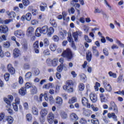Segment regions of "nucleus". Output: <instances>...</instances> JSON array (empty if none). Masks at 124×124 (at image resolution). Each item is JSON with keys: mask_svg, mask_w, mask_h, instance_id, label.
<instances>
[{"mask_svg": "<svg viewBox=\"0 0 124 124\" xmlns=\"http://www.w3.org/2000/svg\"><path fill=\"white\" fill-rule=\"evenodd\" d=\"M54 31L55 30L53 27H50L49 28L47 25H45L42 27H39L36 29L35 35L36 36L39 37V36H41V33L43 34H46L47 33V36L51 37Z\"/></svg>", "mask_w": 124, "mask_h": 124, "instance_id": "f257e3e1", "label": "nucleus"}, {"mask_svg": "<svg viewBox=\"0 0 124 124\" xmlns=\"http://www.w3.org/2000/svg\"><path fill=\"white\" fill-rule=\"evenodd\" d=\"M74 83L72 80L67 81L66 84L63 86V89L67 93H73V86Z\"/></svg>", "mask_w": 124, "mask_h": 124, "instance_id": "f03ea898", "label": "nucleus"}, {"mask_svg": "<svg viewBox=\"0 0 124 124\" xmlns=\"http://www.w3.org/2000/svg\"><path fill=\"white\" fill-rule=\"evenodd\" d=\"M62 57L63 58H66L68 61H70L73 58V53L71 51V49L70 48H67L65 51L62 53Z\"/></svg>", "mask_w": 124, "mask_h": 124, "instance_id": "7ed1b4c3", "label": "nucleus"}, {"mask_svg": "<svg viewBox=\"0 0 124 124\" xmlns=\"http://www.w3.org/2000/svg\"><path fill=\"white\" fill-rule=\"evenodd\" d=\"M50 62L52 66L56 67L57 65H58V62H59V59L54 58L52 60H51L50 59H47L46 63L48 64V65H51Z\"/></svg>", "mask_w": 124, "mask_h": 124, "instance_id": "20e7f679", "label": "nucleus"}, {"mask_svg": "<svg viewBox=\"0 0 124 124\" xmlns=\"http://www.w3.org/2000/svg\"><path fill=\"white\" fill-rule=\"evenodd\" d=\"M15 35L18 38H22L25 35V32L22 30H17L15 31Z\"/></svg>", "mask_w": 124, "mask_h": 124, "instance_id": "39448f33", "label": "nucleus"}, {"mask_svg": "<svg viewBox=\"0 0 124 124\" xmlns=\"http://www.w3.org/2000/svg\"><path fill=\"white\" fill-rule=\"evenodd\" d=\"M83 33L81 31H76V32L73 33V36L75 39L76 42L78 41V35L79 36H82Z\"/></svg>", "mask_w": 124, "mask_h": 124, "instance_id": "423d86ee", "label": "nucleus"}, {"mask_svg": "<svg viewBox=\"0 0 124 124\" xmlns=\"http://www.w3.org/2000/svg\"><path fill=\"white\" fill-rule=\"evenodd\" d=\"M41 115L42 116V118H40L41 122H44L45 120L44 119V116H46L48 113V110L46 109H42L40 112Z\"/></svg>", "mask_w": 124, "mask_h": 124, "instance_id": "0eeeda50", "label": "nucleus"}, {"mask_svg": "<svg viewBox=\"0 0 124 124\" xmlns=\"http://www.w3.org/2000/svg\"><path fill=\"white\" fill-rule=\"evenodd\" d=\"M55 116H54V114L53 113L50 112L47 116V120L49 124H52L54 122V119Z\"/></svg>", "mask_w": 124, "mask_h": 124, "instance_id": "6e6552de", "label": "nucleus"}, {"mask_svg": "<svg viewBox=\"0 0 124 124\" xmlns=\"http://www.w3.org/2000/svg\"><path fill=\"white\" fill-rule=\"evenodd\" d=\"M81 101L84 106H86L87 108H91V104L89 103V100L87 98L83 97Z\"/></svg>", "mask_w": 124, "mask_h": 124, "instance_id": "1a4fd4ad", "label": "nucleus"}, {"mask_svg": "<svg viewBox=\"0 0 124 124\" xmlns=\"http://www.w3.org/2000/svg\"><path fill=\"white\" fill-rule=\"evenodd\" d=\"M90 97L91 101L93 103H95L97 101V95L94 93H91L90 94Z\"/></svg>", "mask_w": 124, "mask_h": 124, "instance_id": "9d476101", "label": "nucleus"}, {"mask_svg": "<svg viewBox=\"0 0 124 124\" xmlns=\"http://www.w3.org/2000/svg\"><path fill=\"white\" fill-rule=\"evenodd\" d=\"M7 69L8 72L10 73V74L13 75L15 74V69L11 64H9L7 66Z\"/></svg>", "mask_w": 124, "mask_h": 124, "instance_id": "9b49d317", "label": "nucleus"}, {"mask_svg": "<svg viewBox=\"0 0 124 124\" xmlns=\"http://www.w3.org/2000/svg\"><path fill=\"white\" fill-rule=\"evenodd\" d=\"M104 86L107 92H111L112 91V87L110 84L108 83L107 81H104Z\"/></svg>", "mask_w": 124, "mask_h": 124, "instance_id": "f8f14e48", "label": "nucleus"}, {"mask_svg": "<svg viewBox=\"0 0 124 124\" xmlns=\"http://www.w3.org/2000/svg\"><path fill=\"white\" fill-rule=\"evenodd\" d=\"M79 119V117H78V116H77V114H76V113H72L70 115V119L71 120V121H78Z\"/></svg>", "mask_w": 124, "mask_h": 124, "instance_id": "ddd939ff", "label": "nucleus"}, {"mask_svg": "<svg viewBox=\"0 0 124 124\" xmlns=\"http://www.w3.org/2000/svg\"><path fill=\"white\" fill-rule=\"evenodd\" d=\"M8 31V27L6 26H0V32L2 33H6Z\"/></svg>", "mask_w": 124, "mask_h": 124, "instance_id": "4468645a", "label": "nucleus"}, {"mask_svg": "<svg viewBox=\"0 0 124 124\" xmlns=\"http://www.w3.org/2000/svg\"><path fill=\"white\" fill-rule=\"evenodd\" d=\"M30 93L32 95L37 93V88L35 86L33 85L31 88Z\"/></svg>", "mask_w": 124, "mask_h": 124, "instance_id": "2eb2a0df", "label": "nucleus"}, {"mask_svg": "<svg viewBox=\"0 0 124 124\" xmlns=\"http://www.w3.org/2000/svg\"><path fill=\"white\" fill-rule=\"evenodd\" d=\"M56 104L58 106H61L62 104V99L60 96L57 97L56 98Z\"/></svg>", "mask_w": 124, "mask_h": 124, "instance_id": "dca6fc26", "label": "nucleus"}, {"mask_svg": "<svg viewBox=\"0 0 124 124\" xmlns=\"http://www.w3.org/2000/svg\"><path fill=\"white\" fill-rule=\"evenodd\" d=\"M108 117L109 118V119H111V118H112V119H113L115 122L118 121V119H117V116H116L115 113H108Z\"/></svg>", "mask_w": 124, "mask_h": 124, "instance_id": "f3484780", "label": "nucleus"}, {"mask_svg": "<svg viewBox=\"0 0 124 124\" xmlns=\"http://www.w3.org/2000/svg\"><path fill=\"white\" fill-rule=\"evenodd\" d=\"M21 52H20V50L18 48H16L14 50L13 55L15 58H18L19 56H20Z\"/></svg>", "mask_w": 124, "mask_h": 124, "instance_id": "a211bd4d", "label": "nucleus"}, {"mask_svg": "<svg viewBox=\"0 0 124 124\" xmlns=\"http://www.w3.org/2000/svg\"><path fill=\"white\" fill-rule=\"evenodd\" d=\"M18 93L20 95H25L27 93V89L24 87H22L19 90Z\"/></svg>", "mask_w": 124, "mask_h": 124, "instance_id": "6ab92c4d", "label": "nucleus"}, {"mask_svg": "<svg viewBox=\"0 0 124 124\" xmlns=\"http://www.w3.org/2000/svg\"><path fill=\"white\" fill-rule=\"evenodd\" d=\"M54 88V84L53 83H47L43 86V89H46L49 90V89H53Z\"/></svg>", "mask_w": 124, "mask_h": 124, "instance_id": "aec40b11", "label": "nucleus"}, {"mask_svg": "<svg viewBox=\"0 0 124 124\" xmlns=\"http://www.w3.org/2000/svg\"><path fill=\"white\" fill-rule=\"evenodd\" d=\"M92 52L91 51L88 50V52L86 53V60L88 62H91L92 60Z\"/></svg>", "mask_w": 124, "mask_h": 124, "instance_id": "412c9836", "label": "nucleus"}, {"mask_svg": "<svg viewBox=\"0 0 124 124\" xmlns=\"http://www.w3.org/2000/svg\"><path fill=\"white\" fill-rule=\"evenodd\" d=\"M92 50L93 51V55H94V56H95L97 58H98V56H99V53L98 52V51L96 49V46H93Z\"/></svg>", "mask_w": 124, "mask_h": 124, "instance_id": "4be33fe9", "label": "nucleus"}, {"mask_svg": "<svg viewBox=\"0 0 124 124\" xmlns=\"http://www.w3.org/2000/svg\"><path fill=\"white\" fill-rule=\"evenodd\" d=\"M49 49L52 52H55L57 50V45L54 43L50 44L49 45Z\"/></svg>", "mask_w": 124, "mask_h": 124, "instance_id": "5701e85b", "label": "nucleus"}, {"mask_svg": "<svg viewBox=\"0 0 124 124\" xmlns=\"http://www.w3.org/2000/svg\"><path fill=\"white\" fill-rule=\"evenodd\" d=\"M91 114H92V111L90 109H84L83 111V115L86 117H90Z\"/></svg>", "mask_w": 124, "mask_h": 124, "instance_id": "b1692460", "label": "nucleus"}, {"mask_svg": "<svg viewBox=\"0 0 124 124\" xmlns=\"http://www.w3.org/2000/svg\"><path fill=\"white\" fill-rule=\"evenodd\" d=\"M12 19H6L5 20H2L0 18V23L3 25H7V24H9V23L12 22Z\"/></svg>", "mask_w": 124, "mask_h": 124, "instance_id": "393cba45", "label": "nucleus"}, {"mask_svg": "<svg viewBox=\"0 0 124 124\" xmlns=\"http://www.w3.org/2000/svg\"><path fill=\"white\" fill-rule=\"evenodd\" d=\"M22 68L24 70H28L31 68V65L29 63H25L23 64Z\"/></svg>", "mask_w": 124, "mask_h": 124, "instance_id": "a878e982", "label": "nucleus"}, {"mask_svg": "<svg viewBox=\"0 0 124 124\" xmlns=\"http://www.w3.org/2000/svg\"><path fill=\"white\" fill-rule=\"evenodd\" d=\"M6 121L8 122V124H13L14 119H13L11 116H7L6 118Z\"/></svg>", "mask_w": 124, "mask_h": 124, "instance_id": "bb28decb", "label": "nucleus"}, {"mask_svg": "<svg viewBox=\"0 0 124 124\" xmlns=\"http://www.w3.org/2000/svg\"><path fill=\"white\" fill-rule=\"evenodd\" d=\"M100 100L101 102H106V97H105V96L104 95V94L103 93H100L99 94Z\"/></svg>", "mask_w": 124, "mask_h": 124, "instance_id": "cd10ccee", "label": "nucleus"}, {"mask_svg": "<svg viewBox=\"0 0 124 124\" xmlns=\"http://www.w3.org/2000/svg\"><path fill=\"white\" fill-rule=\"evenodd\" d=\"M75 102H77V98L76 97H73L71 99H69L68 101V103L70 104L75 103Z\"/></svg>", "mask_w": 124, "mask_h": 124, "instance_id": "c85d7f7f", "label": "nucleus"}, {"mask_svg": "<svg viewBox=\"0 0 124 124\" xmlns=\"http://www.w3.org/2000/svg\"><path fill=\"white\" fill-rule=\"evenodd\" d=\"M32 32H33V28L31 27H29L27 30V34L29 35H31L32 34Z\"/></svg>", "mask_w": 124, "mask_h": 124, "instance_id": "c756f323", "label": "nucleus"}, {"mask_svg": "<svg viewBox=\"0 0 124 124\" xmlns=\"http://www.w3.org/2000/svg\"><path fill=\"white\" fill-rule=\"evenodd\" d=\"M3 100L4 101V102H5V103H6L7 104V105H8V106H10L11 105H12V101H10L8 98H6V97H4L3 98Z\"/></svg>", "mask_w": 124, "mask_h": 124, "instance_id": "7c9ffc66", "label": "nucleus"}, {"mask_svg": "<svg viewBox=\"0 0 124 124\" xmlns=\"http://www.w3.org/2000/svg\"><path fill=\"white\" fill-rule=\"evenodd\" d=\"M8 112L10 115H13L15 112H18V109H8Z\"/></svg>", "mask_w": 124, "mask_h": 124, "instance_id": "2f4dec72", "label": "nucleus"}, {"mask_svg": "<svg viewBox=\"0 0 124 124\" xmlns=\"http://www.w3.org/2000/svg\"><path fill=\"white\" fill-rule=\"evenodd\" d=\"M63 69V64H60L59 66L57 67V70L58 72H62Z\"/></svg>", "mask_w": 124, "mask_h": 124, "instance_id": "473e14b6", "label": "nucleus"}, {"mask_svg": "<svg viewBox=\"0 0 124 124\" xmlns=\"http://www.w3.org/2000/svg\"><path fill=\"white\" fill-rule=\"evenodd\" d=\"M50 44V42H49V40L47 38H45L44 40V45L45 47H47V46H49V45Z\"/></svg>", "mask_w": 124, "mask_h": 124, "instance_id": "72a5a7b5", "label": "nucleus"}, {"mask_svg": "<svg viewBox=\"0 0 124 124\" xmlns=\"http://www.w3.org/2000/svg\"><path fill=\"white\" fill-rule=\"evenodd\" d=\"M60 115L62 119H66L67 118V114L64 111H62Z\"/></svg>", "mask_w": 124, "mask_h": 124, "instance_id": "f704fd0d", "label": "nucleus"}, {"mask_svg": "<svg viewBox=\"0 0 124 124\" xmlns=\"http://www.w3.org/2000/svg\"><path fill=\"white\" fill-rule=\"evenodd\" d=\"M32 84H31V82H27L25 85V87L26 88V89L27 90V89H30L31 88V87H32Z\"/></svg>", "mask_w": 124, "mask_h": 124, "instance_id": "c9c22d12", "label": "nucleus"}, {"mask_svg": "<svg viewBox=\"0 0 124 124\" xmlns=\"http://www.w3.org/2000/svg\"><path fill=\"white\" fill-rule=\"evenodd\" d=\"M22 3L24 6H28L30 5V2L29 0H22Z\"/></svg>", "mask_w": 124, "mask_h": 124, "instance_id": "e433bc0d", "label": "nucleus"}, {"mask_svg": "<svg viewBox=\"0 0 124 124\" xmlns=\"http://www.w3.org/2000/svg\"><path fill=\"white\" fill-rule=\"evenodd\" d=\"M25 79H26V80H28V79H30V78H31V72H28L25 75Z\"/></svg>", "mask_w": 124, "mask_h": 124, "instance_id": "4c0bfd02", "label": "nucleus"}, {"mask_svg": "<svg viewBox=\"0 0 124 124\" xmlns=\"http://www.w3.org/2000/svg\"><path fill=\"white\" fill-rule=\"evenodd\" d=\"M32 119V116H31V114L30 113H28L26 115V120L28 121V122H31V120Z\"/></svg>", "mask_w": 124, "mask_h": 124, "instance_id": "58836bf2", "label": "nucleus"}, {"mask_svg": "<svg viewBox=\"0 0 124 124\" xmlns=\"http://www.w3.org/2000/svg\"><path fill=\"white\" fill-rule=\"evenodd\" d=\"M25 17L27 21H30L31 19V14L30 13H27Z\"/></svg>", "mask_w": 124, "mask_h": 124, "instance_id": "ea45409f", "label": "nucleus"}, {"mask_svg": "<svg viewBox=\"0 0 124 124\" xmlns=\"http://www.w3.org/2000/svg\"><path fill=\"white\" fill-rule=\"evenodd\" d=\"M108 75H109L110 77H112V78H117V74L115 73H113L112 71L108 72Z\"/></svg>", "mask_w": 124, "mask_h": 124, "instance_id": "a19ab883", "label": "nucleus"}, {"mask_svg": "<svg viewBox=\"0 0 124 124\" xmlns=\"http://www.w3.org/2000/svg\"><path fill=\"white\" fill-rule=\"evenodd\" d=\"M78 89L80 91H84V89H85V85L83 83H79L78 85Z\"/></svg>", "mask_w": 124, "mask_h": 124, "instance_id": "79ce46f5", "label": "nucleus"}, {"mask_svg": "<svg viewBox=\"0 0 124 124\" xmlns=\"http://www.w3.org/2000/svg\"><path fill=\"white\" fill-rule=\"evenodd\" d=\"M3 47H4V48H9L10 47V43L9 42H4Z\"/></svg>", "mask_w": 124, "mask_h": 124, "instance_id": "37998d69", "label": "nucleus"}, {"mask_svg": "<svg viewBox=\"0 0 124 124\" xmlns=\"http://www.w3.org/2000/svg\"><path fill=\"white\" fill-rule=\"evenodd\" d=\"M67 40L69 42H70V43H72L74 42V41H73V38H72V36L71 35V34L68 35V37H67Z\"/></svg>", "mask_w": 124, "mask_h": 124, "instance_id": "c03bdc74", "label": "nucleus"}, {"mask_svg": "<svg viewBox=\"0 0 124 124\" xmlns=\"http://www.w3.org/2000/svg\"><path fill=\"white\" fill-rule=\"evenodd\" d=\"M47 7V4H44V6L41 5L40 6V8L41 11L44 12L46 10V8Z\"/></svg>", "mask_w": 124, "mask_h": 124, "instance_id": "a18cd8bd", "label": "nucleus"}, {"mask_svg": "<svg viewBox=\"0 0 124 124\" xmlns=\"http://www.w3.org/2000/svg\"><path fill=\"white\" fill-rule=\"evenodd\" d=\"M59 39L60 38H59V36L56 35H54L52 37V40L54 41V42H59Z\"/></svg>", "mask_w": 124, "mask_h": 124, "instance_id": "49530a36", "label": "nucleus"}, {"mask_svg": "<svg viewBox=\"0 0 124 124\" xmlns=\"http://www.w3.org/2000/svg\"><path fill=\"white\" fill-rule=\"evenodd\" d=\"M92 124H99V121L96 118H94L91 120Z\"/></svg>", "mask_w": 124, "mask_h": 124, "instance_id": "de8ad7c7", "label": "nucleus"}, {"mask_svg": "<svg viewBox=\"0 0 124 124\" xmlns=\"http://www.w3.org/2000/svg\"><path fill=\"white\" fill-rule=\"evenodd\" d=\"M83 30L86 33H88V32H89V31H90V27L87 25H84Z\"/></svg>", "mask_w": 124, "mask_h": 124, "instance_id": "09e8293b", "label": "nucleus"}, {"mask_svg": "<svg viewBox=\"0 0 124 124\" xmlns=\"http://www.w3.org/2000/svg\"><path fill=\"white\" fill-rule=\"evenodd\" d=\"M110 109H117V106L114 102H111L110 103Z\"/></svg>", "mask_w": 124, "mask_h": 124, "instance_id": "8fccbe9b", "label": "nucleus"}, {"mask_svg": "<svg viewBox=\"0 0 124 124\" xmlns=\"http://www.w3.org/2000/svg\"><path fill=\"white\" fill-rule=\"evenodd\" d=\"M33 48H34V49L39 48V44H38V41H36L33 44Z\"/></svg>", "mask_w": 124, "mask_h": 124, "instance_id": "3c124183", "label": "nucleus"}, {"mask_svg": "<svg viewBox=\"0 0 124 124\" xmlns=\"http://www.w3.org/2000/svg\"><path fill=\"white\" fill-rule=\"evenodd\" d=\"M4 57V53L2 51L1 46H0V58H3Z\"/></svg>", "mask_w": 124, "mask_h": 124, "instance_id": "603ef678", "label": "nucleus"}, {"mask_svg": "<svg viewBox=\"0 0 124 124\" xmlns=\"http://www.w3.org/2000/svg\"><path fill=\"white\" fill-rule=\"evenodd\" d=\"M22 49L24 50V51H27L28 47V44L25 43L22 45Z\"/></svg>", "mask_w": 124, "mask_h": 124, "instance_id": "864d4df0", "label": "nucleus"}, {"mask_svg": "<svg viewBox=\"0 0 124 124\" xmlns=\"http://www.w3.org/2000/svg\"><path fill=\"white\" fill-rule=\"evenodd\" d=\"M84 39L88 43H91V42H92V39L89 38V36L87 35L84 36Z\"/></svg>", "mask_w": 124, "mask_h": 124, "instance_id": "5fc2aeb1", "label": "nucleus"}, {"mask_svg": "<svg viewBox=\"0 0 124 124\" xmlns=\"http://www.w3.org/2000/svg\"><path fill=\"white\" fill-rule=\"evenodd\" d=\"M9 73H7L5 74L4 75V78H5V81H8V80H9Z\"/></svg>", "mask_w": 124, "mask_h": 124, "instance_id": "6e6d98bb", "label": "nucleus"}, {"mask_svg": "<svg viewBox=\"0 0 124 124\" xmlns=\"http://www.w3.org/2000/svg\"><path fill=\"white\" fill-rule=\"evenodd\" d=\"M79 123L81 124H87V120L85 118H81L79 121Z\"/></svg>", "mask_w": 124, "mask_h": 124, "instance_id": "4d7b16f0", "label": "nucleus"}, {"mask_svg": "<svg viewBox=\"0 0 124 124\" xmlns=\"http://www.w3.org/2000/svg\"><path fill=\"white\" fill-rule=\"evenodd\" d=\"M103 53L105 56H108L109 55V52H108V49L107 48H105L103 50Z\"/></svg>", "mask_w": 124, "mask_h": 124, "instance_id": "13d9d810", "label": "nucleus"}, {"mask_svg": "<svg viewBox=\"0 0 124 124\" xmlns=\"http://www.w3.org/2000/svg\"><path fill=\"white\" fill-rule=\"evenodd\" d=\"M62 18H63V20H65V19L66 18V16L67 15V14H66V12H65V11H63L62 12Z\"/></svg>", "mask_w": 124, "mask_h": 124, "instance_id": "bf43d9fd", "label": "nucleus"}, {"mask_svg": "<svg viewBox=\"0 0 124 124\" xmlns=\"http://www.w3.org/2000/svg\"><path fill=\"white\" fill-rule=\"evenodd\" d=\"M32 112L33 115H38V109H33Z\"/></svg>", "mask_w": 124, "mask_h": 124, "instance_id": "052dcab7", "label": "nucleus"}, {"mask_svg": "<svg viewBox=\"0 0 124 124\" xmlns=\"http://www.w3.org/2000/svg\"><path fill=\"white\" fill-rule=\"evenodd\" d=\"M74 6H75L76 9H79L80 8V4L78 3H76L73 5Z\"/></svg>", "mask_w": 124, "mask_h": 124, "instance_id": "680f3d73", "label": "nucleus"}, {"mask_svg": "<svg viewBox=\"0 0 124 124\" xmlns=\"http://www.w3.org/2000/svg\"><path fill=\"white\" fill-rule=\"evenodd\" d=\"M44 54L46 55V56H49V55H50V50H49V49L44 50Z\"/></svg>", "mask_w": 124, "mask_h": 124, "instance_id": "e2e57ef3", "label": "nucleus"}, {"mask_svg": "<svg viewBox=\"0 0 124 124\" xmlns=\"http://www.w3.org/2000/svg\"><path fill=\"white\" fill-rule=\"evenodd\" d=\"M102 12V10H99V9L96 8H95V10L94 11V13H101Z\"/></svg>", "mask_w": 124, "mask_h": 124, "instance_id": "0e129e2a", "label": "nucleus"}, {"mask_svg": "<svg viewBox=\"0 0 124 124\" xmlns=\"http://www.w3.org/2000/svg\"><path fill=\"white\" fill-rule=\"evenodd\" d=\"M15 102L16 104L19 105L20 104V98L18 97H16L15 99Z\"/></svg>", "mask_w": 124, "mask_h": 124, "instance_id": "69168bd1", "label": "nucleus"}, {"mask_svg": "<svg viewBox=\"0 0 124 124\" xmlns=\"http://www.w3.org/2000/svg\"><path fill=\"white\" fill-rule=\"evenodd\" d=\"M4 113L2 112L0 113V121H2L4 119Z\"/></svg>", "mask_w": 124, "mask_h": 124, "instance_id": "338daca9", "label": "nucleus"}, {"mask_svg": "<svg viewBox=\"0 0 124 124\" xmlns=\"http://www.w3.org/2000/svg\"><path fill=\"white\" fill-rule=\"evenodd\" d=\"M80 78L81 80H85L86 79V75L84 74H81L80 75Z\"/></svg>", "mask_w": 124, "mask_h": 124, "instance_id": "774afa93", "label": "nucleus"}]
</instances>
